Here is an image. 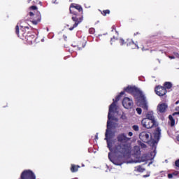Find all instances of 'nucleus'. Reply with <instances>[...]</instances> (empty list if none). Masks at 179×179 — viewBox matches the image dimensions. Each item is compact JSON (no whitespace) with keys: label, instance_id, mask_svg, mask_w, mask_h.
I'll use <instances>...</instances> for the list:
<instances>
[{"label":"nucleus","instance_id":"nucleus-1","mask_svg":"<svg viewBox=\"0 0 179 179\" xmlns=\"http://www.w3.org/2000/svg\"><path fill=\"white\" fill-rule=\"evenodd\" d=\"M124 94H125V92H121L120 95L116 96L115 99H113V102L109 106L107 121V129L105 134V141H107V145L110 152H113V148H111V147L113 146V143L111 142V138H113V133L111 132L110 130L111 125L110 124V120H114L115 121L118 120V118L114 117L113 115H112V114L113 113H114V111H115V110H117V105L115 104V103H117V101H119L121 96H124Z\"/></svg>","mask_w":179,"mask_h":179},{"label":"nucleus","instance_id":"nucleus-2","mask_svg":"<svg viewBox=\"0 0 179 179\" xmlns=\"http://www.w3.org/2000/svg\"><path fill=\"white\" fill-rule=\"evenodd\" d=\"M131 141V138L127 137L125 133L120 134L117 136V142L120 144L115 147V152L120 153L124 157L131 156V145L127 142Z\"/></svg>","mask_w":179,"mask_h":179},{"label":"nucleus","instance_id":"nucleus-3","mask_svg":"<svg viewBox=\"0 0 179 179\" xmlns=\"http://www.w3.org/2000/svg\"><path fill=\"white\" fill-rule=\"evenodd\" d=\"M124 91L127 93H129L130 94H133L137 101V105L139 107H142L143 110L148 111L149 108V106L148 105V101H146V96L143 94V92L141 91V90L135 87H130L128 86L127 87L124 88Z\"/></svg>","mask_w":179,"mask_h":179},{"label":"nucleus","instance_id":"nucleus-4","mask_svg":"<svg viewBox=\"0 0 179 179\" xmlns=\"http://www.w3.org/2000/svg\"><path fill=\"white\" fill-rule=\"evenodd\" d=\"M161 135H162V129L157 127L154 132L155 139H152V134L148 131H143L140 133L139 138L143 142H145V143L149 144V143L152 142V141H156L157 142H159V141H160Z\"/></svg>","mask_w":179,"mask_h":179},{"label":"nucleus","instance_id":"nucleus-5","mask_svg":"<svg viewBox=\"0 0 179 179\" xmlns=\"http://www.w3.org/2000/svg\"><path fill=\"white\" fill-rule=\"evenodd\" d=\"M141 124L143 127H144V128H147V129H150V128H153V127H156V125H157L156 120H150L149 119H143Z\"/></svg>","mask_w":179,"mask_h":179},{"label":"nucleus","instance_id":"nucleus-6","mask_svg":"<svg viewBox=\"0 0 179 179\" xmlns=\"http://www.w3.org/2000/svg\"><path fill=\"white\" fill-rule=\"evenodd\" d=\"M19 179H36V175L30 170H24Z\"/></svg>","mask_w":179,"mask_h":179},{"label":"nucleus","instance_id":"nucleus-7","mask_svg":"<svg viewBox=\"0 0 179 179\" xmlns=\"http://www.w3.org/2000/svg\"><path fill=\"white\" fill-rule=\"evenodd\" d=\"M122 105L124 108L129 110V108H132V107H134V101L132 99L126 97L122 101Z\"/></svg>","mask_w":179,"mask_h":179},{"label":"nucleus","instance_id":"nucleus-8","mask_svg":"<svg viewBox=\"0 0 179 179\" xmlns=\"http://www.w3.org/2000/svg\"><path fill=\"white\" fill-rule=\"evenodd\" d=\"M155 93L157 94V96H164L166 93H167V90L164 87H162L160 85H158L155 87Z\"/></svg>","mask_w":179,"mask_h":179},{"label":"nucleus","instance_id":"nucleus-9","mask_svg":"<svg viewBox=\"0 0 179 179\" xmlns=\"http://www.w3.org/2000/svg\"><path fill=\"white\" fill-rule=\"evenodd\" d=\"M157 141L152 140L149 143V145L152 148L153 152L150 153L151 159H155V156H156V148L157 146Z\"/></svg>","mask_w":179,"mask_h":179},{"label":"nucleus","instance_id":"nucleus-10","mask_svg":"<svg viewBox=\"0 0 179 179\" xmlns=\"http://www.w3.org/2000/svg\"><path fill=\"white\" fill-rule=\"evenodd\" d=\"M108 159L115 166H121L123 163L122 160H121V158H113V157H111V153H110V152L108 153Z\"/></svg>","mask_w":179,"mask_h":179},{"label":"nucleus","instance_id":"nucleus-11","mask_svg":"<svg viewBox=\"0 0 179 179\" xmlns=\"http://www.w3.org/2000/svg\"><path fill=\"white\" fill-rule=\"evenodd\" d=\"M72 20L73 22H75V24L73 25V27H70L69 28V30L70 31H72L73 30V29H75L76 27H78V24L80 23H82V20L83 19L82 18H78L76 16H73L72 17Z\"/></svg>","mask_w":179,"mask_h":179},{"label":"nucleus","instance_id":"nucleus-12","mask_svg":"<svg viewBox=\"0 0 179 179\" xmlns=\"http://www.w3.org/2000/svg\"><path fill=\"white\" fill-rule=\"evenodd\" d=\"M73 8H75V9L78 10V12H83V8H82V6L80 5L71 4V6H70V13H73V15H76V13H75V12L72 11L73 10L72 9H73Z\"/></svg>","mask_w":179,"mask_h":179},{"label":"nucleus","instance_id":"nucleus-13","mask_svg":"<svg viewBox=\"0 0 179 179\" xmlns=\"http://www.w3.org/2000/svg\"><path fill=\"white\" fill-rule=\"evenodd\" d=\"M167 108V104L166 103H161L157 106V110L158 113H165L166 110Z\"/></svg>","mask_w":179,"mask_h":179},{"label":"nucleus","instance_id":"nucleus-14","mask_svg":"<svg viewBox=\"0 0 179 179\" xmlns=\"http://www.w3.org/2000/svg\"><path fill=\"white\" fill-rule=\"evenodd\" d=\"M36 19H34L32 20L33 24H38V22H41V15H40V13H38V14L36 15Z\"/></svg>","mask_w":179,"mask_h":179},{"label":"nucleus","instance_id":"nucleus-15","mask_svg":"<svg viewBox=\"0 0 179 179\" xmlns=\"http://www.w3.org/2000/svg\"><path fill=\"white\" fill-rule=\"evenodd\" d=\"M146 117L147 118H144L145 120H150L151 121H155V115H153V111L148 112Z\"/></svg>","mask_w":179,"mask_h":179},{"label":"nucleus","instance_id":"nucleus-16","mask_svg":"<svg viewBox=\"0 0 179 179\" xmlns=\"http://www.w3.org/2000/svg\"><path fill=\"white\" fill-rule=\"evenodd\" d=\"M112 121H115V120L110 119V129H114L115 128H118V124L117 123H114ZM118 121V120H117ZM117 120L115 121L116 122H117Z\"/></svg>","mask_w":179,"mask_h":179},{"label":"nucleus","instance_id":"nucleus-17","mask_svg":"<svg viewBox=\"0 0 179 179\" xmlns=\"http://www.w3.org/2000/svg\"><path fill=\"white\" fill-rule=\"evenodd\" d=\"M128 45H131V48H138V50H139V46H138V43L135 42H134V41L130 40V43H127V46Z\"/></svg>","mask_w":179,"mask_h":179},{"label":"nucleus","instance_id":"nucleus-18","mask_svg":"<svg viewBox=\"0 0 179 179\" xmlns=\"http://www.w3.org/2000/svg\"><path fill=\"white\" fill-rule=\"evenodd\" d=\"M169 118V121L171 122V126L174 127V125H176V120H174V118H173V115H170Z\"/></svg>","mask_w":179,"mask_h":179},{"label":"nucleus","instance_id":"nucleus-19","mask_svg":"<svg viewBox=\"0 0 179 179\" xmlns=\"http://www.w3.org/2000/svg\"><path fill=\"white\" fill-rule=\"evenodd\" d=\"M164 86L165 89H171V87H173V84L170 82H166L164 83Z\"/></svg>","mask_w":179,"mask_h":179},{"label":"nucleus","instance_id":"nucleus-20","mask_svg":"<svg viewBox=\"0 0 179 179\" xmlns=\"http://www.w3.org/2000/svg\"><path fill=\"white\" fill-rule=\"evenodd\" d=\"M79 166H76V165H71V172L72 173H76V171H78V169H79Z\"/></svg>","mask_w":179,"mask_h":179},{"label":"nucleus","instance_id":"nucleus-21","mask_svg":"<svg viewBox=\"0 0 179 179\" xmlns=\"http://www.w3.org/2000/svg\"><path fill=\"white\" fill-rule=\"evenodd\" d=\"M145 171V169L141 167V166H138L137 167V171H139L140 173H143Z\"/></svg>","mask_w":179,"mask_h":179},{"label":"nucleus","instance_id":"nucleus-22","mask_svg":"<svg viewBox=\"0 0 179 179\" xmlns=\"http://www.w3.org/2000/svg\"><path fill=\"white\" fill-rule=\"evenodd\" d=\"M173 176H177V173H169L168 174V178H169V179L173 178Z\"/></svg>","mask_w":179,"mask_h":179},{"label":"nucleus","instance_id":"nucleus-23","mask_svg":"<svg viewBox=\"0 0 179 179\" xmlns=\"http://www.w3.org/2000/svg\"><path fill=\"white\" fill-rule=\"evenodd\" d=\"M136 110L137 114H138L139 115H141V114H142V109L141 108H137L136 109Z\"/></svg>","mask_w":179,"mask_h":179},{"label":"nucleus","instance_id":"nucleus-24","mask_svg":"<svg viewBox=\"0 0 179 179\" xmlns=\"http://www.w3.org/2000/svg\"><path fill=\"white\" fill-rule=\"evenodd\" d=\"M110 13V10H105L103 11L102 15H103V16H106V15H108Z\"/></svg>","mask_w":179,"mask_h":179},{"label":"nucleus","instance_id":"nucleus-25","mask_svg":"<svg viewBox=\"0 0 179 179\" xmlns=\"http://www.w3.org/2000/svg\"><path fill=\"white\" fill-rule=\"evenodd\" d=\"M120 45H124L125 44V41L123 38H120Z\"/></svg>","mask_w":179,"mask_h":179},{"label":"nucleus","instance_id":"nucleus-26","mask_svg":"<svg viewBox=\"0 0 179 179\" xmlns=\"http://www.w3.org/2000/svg\"><path fill=\"white\" fill-rule=\"evenodd\" d=\"M94 28H90V29H89V33H90V34H94Z\"/></svg>","mask_w":179,"mask_h":179},{"label":"nucleus","instance_id":"nucleus-27","mask_svg":"<svg viewBox=\"0 0 179 179\" xmlns=\"http://www.w3.org/2000/svg\"><path fill=\"white\" fill-rule=\"evenodd\" d=\"M132 128L134 131H139V127L138 125H134Z\"/></svg>","mask_w":179,"mask_h":179},{"label":"nucleus","instance_id":"nucleus-28","mask_svg":"<svg viewBox=\"0 0 179 179\" xmlns=\"http://www.w3.org/2000/svg\"><path fill=\"white\" fill-rule=\"evenodd\" d=\"M140 146L142 148V149H145L146 148V144L142 143V142H140Z\"/></svg>","mask_w":179,"mask_h":179},{"label":"nucleus","instance_id":"nucleus-29","mask_svg":"<svg viewBox=\"0 0 179 179\" xmlns=\"http://www.w3.org/2000/svg\"><path fill=\"white\" fill-rule=\"evenodd\" d=\"M15 33L19 36V25L15 27Z\"/></svg>","mask_w":179,"mask_h":179},{"label":"nucleus","instance_id":"nucleus-30","mask_svg":"<svg viewBox=\"0 0 179 179\" xmlns=\"http://www.w3.org/2000/svg\"><path fill=\"white\" fill-rule=\"evenodd\" d=\"M173 55L175 56V58H178L179 59V54L177 52H173Z\"/></svg>","mask_w":179,"mask_h":179},{"label":"nucleus","instance_id":"nucleus-31","mask_svg":"<svg viewBox=\"0 0 179 179\" xmlns=\"http://www.w3.org/2000/svg\"><path fill=\"white\" fill-rule=\"evenodd\" d=\"M30 9H31V10H37V6H32L30 7Z\"/></svg>","mask_w":179,"mask_h":179},{"label":"nucleus","instance_id":"nucleus-32","mask_svg":"<svg viewBox=\"0 0 179 179\" xmlns=\"http://www.w3.org/2000/svg\"><path fill=\"white\" fill-rule=\"evenodd\" d=\"M175 165L176 166V167H179V159L176 161Z\"/></svg>","mask_w":179,"mask_h":179},{"label":"nucleus","instance_id":"nucleus-33","mask_svg":"<svg viewBox=\"0 0 179 179\" xmlns=\"http://www.w3.org/2000/svg\"><path fill=\"white\" fill-rule=\"evenodd\" d=\"M169 58H170V59H176L175 56H169Z\"/></svg>","mask_w":179,"mask_h":179},{"label":"nucleus","instance_id":"nucleus-34","mask_svg":"<svg viewBox=\"0 0 179 179\" xmlns=\"http://www.w3.org/2000/svg\"><path fill=\"white\" fill-rule=\"evenodd\" d=\"M128 135H129V136H132L134 135V133H132L131 131H129L128 133Z\"/></svg>","mask_w":179,"mask_h":179},{"label":"nucleus","instance_id":"nucleus-35","mask_svg":"<svg viewBox=\"0 0 179 179\" xmlns=\"http://www.w3.org/2000/svg\"><path fill=\"white\" fill-rule=\"evenodd\" d=\"M29 15H30V16H34V13H33V12H29Z\"/></svg>","mask_w":179,"mask_h":179},{"label":"nucleus","instance_id":"nucleus-36","mask_svg":"<svg viewBox=\"0 0 179 179\" xmlns=\"http://www.w3.org/2000/svg\"><path fill=\"white\" fill-rule=\"evenodd\" d=\"M95 139H99V134H97V133L95 135Z\"/></svg>","mask_w":179,"mask_h":179},{"label":"nucleus","instance_id":"nucleus-37","mask_svg":"<svg viewBox=\"0 0 179 179\" xmlns=\"http://www.w3.org/2000/svg\"><path fill=\"white\" fill-rule=\"evenodd\" d=\"M127 163L128 164V163H135V162H134V161H129V162H127Z\"/></svg>","mask_w":179,"mask_h":179},{"label":"nucleus","instance_id":"nucleus-38","mask_svg":"<svg viewBox=\"0 0 179 179\" xmlns=\"http://www.w3.org/2000/svg\"><path fill=\"white\" fill-rule=\"evenodd\" d=\"M179 110V106L176 107V111H178Z\"/></svg>","mask_w":179,"mask_h":179},{"label":"nucleus","instance_id":"nucleus-39","mask_svg":"<svg viewBox=\"0 0 179 179\" xmlns=\"http://www.w3.org/2000/svg\"><path fill=\"white\" fill-rule=\"evenodd\" d=\"M177 141H179V135L177 136Z\"/></svg>","mask_w":179,"mask_h":179},{"label":"nucleus","instance_id":"nucleus-40","mask_svg":"<svg viewBox=\"0 0 179 179\" xmlns=\"http://www.w3.org/2000/svg\"><path fill=\"white\" fill-rule=\"evenodd\" d=\"M178 103H179V101H176V104H178Z\"/></svg>","mask_w":179,"mask_h":179},{"label":"nucleus","instance_id":"nucleus-41","mask_svg":"<svg viewBox=\"0 0 179 179\" xmlns=\"http://www.w3.org/2000/svg\"><path fill=\"white\" fill-rule=\"evenodd\" d=\"M25 29H29V27H25Z\"/></svg>","mask_w":179,"mask_h":179},{"label":"nucleus","instance_id":"nucleus-42","mask_svg":"<svg viewBox=\"0 0 179 179\" xmlns=\"http://www.w3.org/2000/svg\"><path fill=\"white\" fill-rule=\"evenodd\" d=\"M113 41V38L110 39V43Z\"/></svg>","mask_w":179,"mask_h":179},{"label":"nucleus","instance_id":"nucleus-43","mask_svg":"<svg viewBox=\"0 0 179 179\" xmlns=\"http://www.w3.org/2000/svg\"><path fill=\"white\" fill-rule=\"evenodd\" d=\"M115 32L118 34V31H115Z\"/></svg>","mask_w":179,"mask_h":179},{"label":"nucleus","instance_id":"nucleus-44","mask_svg":"<svg viewBox=\"0 0 179 179\" xmlns=\"http://www.w3.org/2000/svg\"><path fill=\"white\" fill-rule=\"evenodd\" d=\"M41 41H44V39H42Z\"/></svg>","mask_w":179,"mask_h":179},{"label":"nucleus","instance_id":"nucleus-45","mask_svg":"<svg viewBox=\"0 0 179 179\" xmlns=\"http://www.w3.org/2000/svg\"><path fill=\"white\" fill-rule=\"evenodd\" d=\"M113 38H115V36H113Z\"/></svg>","mask_w":179,"mask_h":179},{"label":"nucleus","instance_id":"nucleus-46","mask_svg":"<svg viewBox=\"0 0 179 179\" xmlns=\"http://www.w3.org/2000/svg\"><path fill=\"white\" fill-rule=\"evenodd\" d=\"M47 31H48V29H47Z\"/></svg>","mask_w":179,"mask_h":179}]
</instances>
